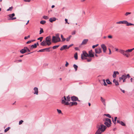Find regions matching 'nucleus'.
Returning a JSON list of instances; mask_svg holds the SVG:
<instances>
[{
    "mask_svg": "<svg viewBox=\"0 0 134 134\" xmlns=\"http://www.w3.org/2000/svg\"><path fill=\"white\" fill-rule=\"evenodd\" d=\"M73 44H71L70 45H69V46L67 48H68L69 49L70 47H71V46H72L73 45Z\"/></svg>",
    "mask_w": 134,
    "mask_h": 134,
    "instance_id": "nucleus-58",
    "label": "nucleus"
},
{
    "mask_svg": "<svg viewBox=\"0 0 134 134\" xmlns=\"http://www.w3.org/2000/svg\"><path fill=\"white\" fill-rule=\"evenodd\" d=\"M66 64H65V66L66 67H67V66H68L69 65V64L68 63V62H66Z\"/></svg>",
    "mask_w": 134,
    "mask_h": 134,
    "instance_id": "nucleus-54",
    "label": "nucleus"
},
{
    "mask_svg": "<svg viewBox=\"0 0 134 134\" xmlns=\"http://www.w3.org/2000/svg\"><path fill=\"white\" fill-rule=\"evenodd\" d=\"M65 24L68 23V24H69V23H68V19H65Z\"/></svg>",
    "mask_w": 134,
    "mask_h": 134,
    "instance_id": "nucleus-55",
    "label": "nucleus"
},
{
    "mask_svg": "<svg viewBox=\"0 0 134 134\" xmlns=\"http://www.w3.org/2000/svg\"><path fill=\"white\" fill-rule=\"evenodd\" d=\"M68 46L67 45H64L60 48V50L61 51H62L64 49H68V48H66Z\"/></svg>",
    "mask_w": 134,
    "mask_h": 134,
    "instance_id": "nucleus-20",
    "label": "nucleus"
},
{
    "mask_svg": "<svg viewBox=\"0 0 134 134\" xmlns=\"http://www.w3.org/2000/svg\"><path fill=\"white\" fill-rule=\"evenodd\" d=\"M13 8V7L12 6L11 7H9V9H8L7 10V11H9V10L11 11L12 10Z\"/></svg>",
    "mask_w": 134,
    "mask_h": 134,
    "instance_id": "nucleus-39",
    "label": "nucleus"
},
{
    "mask_svg": "<svg viewBox=\"0 0 134 134\" xmlns=\"http://www.w3.org/2000/svg\"><path fill=\"white\" fill-rule=\"evenodd\" d=\"M104 121V124H105L108 127H109L111 126V120L110 119L105 118L103 120Z\"/></svg>",
    "mask_w": 134,
    "mask_h": 134,
    "instance_id": "nucleus-2",
    "label": "nucleus"
},
{
    "mask_svg": "<svg viewBox=\"0 0 134 134\" xmlns=\"http://www.w3.org/2000/svg\"><path fill=\"white\" fill-rule=\"evenodd\" d=\"M62 104H64L65 105H70V103H69L68 102H66L65 101V100H62Z\"/></svg>",
    "mask_w": 134,
    "mask_h": 134,
    "instance_id": "nucleus-16",
    "label": "nucleus"
},
{
    "mask_svg": "<svg viewBox=\"0 0 134 134\" xmlns=\"http://www.w3.org/2000/svg\"><path fill=\"white\" fill-rule=\"evenodd\" d=\"M67 101L68 102H69L71 100V98L69 96H68L67 97H66Z\"/></svg>",
    "mask_w": 134,
    "mask_h": 134,
    "instance_id": "nucleus-30",
    "label": "nucleus"
},
{
    "mask_svg": "<svg viewBox=\"0 0 134 134\" xmlns=\"http://www.w3.org/2000/svg\"><path fill=\"white\" fill-rule=\"evenodd\" d=\"M93 51L92 50H90L89 51V56L90 57H93L94 56V54L92 53Z\"/></svg>",
    "mask_w": 134,
    "mask_h": 134,
    "instance_id": "nucleus-14",
    "label": "nucleus"
},
{
    "mask_svg": "<svg viewBox=\"0 0 134 134\" xmlns=\"http://www.w3.org/2000/svg\"><path fill=\"white\" fill-rule=\"evenodd\" d=\"M10 128V127H8L6 128L5 130H4V132H7L8 131L9 129Z\"/></svg>",
    "mask_w": 134,
    "mask_h": 134,
    "instance_id": "nucleus-40",
    "label": "nucleus"
},
{
    "mask_svg": "<svg viewBox=\"0 0 134 134\" xmlns=\"http://www.w3.org/2000/svg\"><path fill=\"white\" fill-rule=\"evenodd\" d=\"M71 99L72 101H75L77 100L78 101H80L78 100V98L75 96H73L71 97Z\"/></svg>",
    "mask_w": 134,
    "mask_h": 134,
    "instance_id": "nucleus-8",
    "label": "nucleus"
},
{
    "mask_svg": "<svg viewBox=\"0 0 134 134\" xmlns=\"http://www.w3.org/2000/svg\"><path fill=\"white\" fill-rule=\"evenodd\" d=\"M40 34H41L43 32H44L42 28H40Z\"/></svg>",
    "mask_w": 134,
    "mask_h": 134,
    "instance_id": "nucleus-33",
    "label": "nucleus"
},
{
    "mask_svg": "<svg viewBox=\"0 0 134 134\" xmlns=\"http://www.w3.org/2000/svg\"><path fill=\"white\" fill-rule=\"evenodd\" d=\"M58 39L60 38L59 37V34H58L56 35V36H55Z\"/></svg>",
    "mask_w": 134,
    "mask_h": 134,
    "instance_id": "nucleus-45",
    "label": "nucleus"
},
{
    "mask_svg": "<svg viewBox=\"0 0 134 134\" xmlns=\"http://www.w3.org/2000/svg\"><path fill=\"white\" fill-rule=\"evenodd\" d=\"M131 14V13L130 12H126L125 14V15L127 16L128 15L130 14Z\"/></svg>",
    "mask_w": 134,
    "mask_h": 134,
    "instance_id": "nucleus-51",
    "label": "nucleus"
},
{
    "mask_svg": "<svg viewBox=\"0 0 134 134\" xmlns=\"http://www.w3.org/2000/svg\"><path fill=\"white\" fill-rule=\"evenodd\" d=\"M58 112L59 114H60L61 113L62 111H61L60 110L58 109H57Z\"/></svg>",
    "mask_w": 134,
    "mask_h": 134,
    "instance_id": "nucleus-50",
    "label": "nucleus"
},
{
    "mask_svg": "<svg viewBox=\"0 0 134 134\" xmlns=\"http://www.w3.org/2000/svg\"><path fill=\"white\" fill-rule=\"evenodd\" d=\"M133 50V49H128L126 50V51L127 52V53H128V52H131Z\"/></svg>",
    "mask_w": 134,
    "mask_h": 134,
    "instance_id": "nucleus-32",
    "label": "nucleus"
},
{
    "mask_svg": "<svg viewBox=\"0 0 134 134\" xmlns=\"http://www.w3.org/2000/svg\"><path fill=\"white\" fill-rule=\"evenodd\" d=\"M126 25L127 26H129L130 25H134V24L130 23H129L128 22L127 23H126Z\"/></svg>",
    "mask_w": 134,
    "mask_h": 134,
    "instance_id": "nucleus-31",
    "label": "nucleus"
},
{
    "mask_svg": "<svg viewBox=\"0 0 134 134\" xmlns=\"http://www.w3.org/2000/svg\"><path fill=\"white\" fill-rule=\"evenodd\" d=\"M103 81L104 82V86H107V84H106V83L105 82V80L104 79H103Z\"/></svg>",
    "mask_w": 134,
    "mask_h": 134,
    "instance_id": "nucleus-47",
    "label": "nucleus"
},
{
    "mask_svg": "<svg viewBox=\"0 0 134 134\" xmlns=\"http://www.w3.org/2000/svg\"><path fill=\"white\" fill-rule=\"evenodd\" d=\"M41 45L43 46H46L47 45L46 41L45 40H43L41 43Z\"/></svg>",
    "mask_w": 134,
    "mask_h": 134,
    "instance_id": "nucleus-22",
    "label": "nucleus"
},
{
    "mask_svg": "<svg viewBox=\"0 0 134 134\" xmlns=\"http://www.w3.org/2000/svg\"><path fill=\"white\" fill-rule=\"evenodd\" d=\"M45 48L44 49H40V50H39V51H37V52H44L45 51Z\"/></svg>",
    "mask_w": 134,
    "mask_h": 134,
    "instance_id": "nucleus-42",
    "label": "nucleus"
},
{
    "mask_svg": "<svg viewBox=\"0 0 134 134\" xmlns=\"http://www.w3.org/2000/svg\"><path fill=\"white\" fill-rule=\"evenodd\" d=\"M101 46L103 49V52L105 53L106 52L107 49L106 46L104 44H102L101 45Z\"/></svg>",
    "mask_w": 134,
    "mask_h": 134,
    "instance_id": "nucleus-9",
    "label": "nucleus"
},
{
    "mask_svg": "<svg viewBox=\"0 0 134 134\" xmlns=\"http://www.w3.org/2000/svg\"><path fill=\"white\" fill-rule=\"evenodd\" d=\"M75 49L76 50H79V48L77 47H75Z\"/></svg>",
    "mask_w": 134,
    "mask_h": 134,
    "instance_id": "nucleus-63",
    "label": "nucleus"
},
{
    "mask_svg": "<svg viewBox=\"0 0 134 134\" xmlns=\"http://www.w3.org/2000/svg\"><path fill=\"white\" fill-rule=\"evenodd\" d=\"M120 90L123 93H125V91L124 90H122L121 88H120Z\"/></svg>",
    "mask_w": 134,
    "mask_h": 134,
    "instance_id": "nucleus-60",
    "label": "nucleus"
},
{
    "mask_svg": "<svg viewBox=\"0 0 134 134\" xmlns=\"http://www.w3.org/2000/svg\"><path fill=\"white\" fill-rule=\"evenodd\" d=\"M43 19H45L46 20L47 19L49 18L47 16H43Z\"/></svg>",
    "mask_w": 134,
    "mask_h": 134,
    "instance_id": "nucleus-37",
    "label": "nucleus"
},
{
    "mask_svg": "<svg viewBox=\"0 0 134 134\" xmlns=\"http://www.w3.org/2000/svg\"><path fill=\"white\" fill-rule=\"evenodd\" d=\"M37 46L36 43L32 45L31 46V47L32 48H35L37 47Z\"/></svg>",
    "mask_w": 134,
    "mask_h": 134,
    "instance_id": "nucleus-26",
    "label": "nucleus"
},
{
    "mask_svg": "<svg viewBox=\"0 0 134 134\" xmlns=\"http://www.w3.org/2000/svg\"><path fill=\"white\" fill-rule=\"evenodd\" d=\"M119 52L123 54L124 55L126 56L127 58L129 57L130 55L128 53H127L126 51H124L122 49L119 50Z\"/></svg>",
    "mask_w": 134,
    "mask_h": 134,
    "instance_id": "nucleus-3",
    "label": "nucleus"
},
{
    "mask_svg": "<svg viewBox=\"0 0 134 134\" xmlns=\"http://www.w3.org/2000/svg\"><path fill=\"white\" fill-rule=\"evenodd\" d=\"M51 36H47L46 38L45 41L46 42L47 45L49 46L51 44Z\"/></svg>",
    "mask_w": 134,
    "mask_h": 134,
    "instance_id": "nucleus-5",
    "label": "nucleus"
},
{
    "mask_svg": "<svg viewBox=\"0 0 134 134\" xmlns=\"http://www.w3.org/2000/svg\"><path fill=\"white\" fill-rule=\"evenodd\" d=\"M117 117H115L114 118V120L113 119V118H112V121H113V123H114V124H115L116 123V119H117Z\"/></svg>",
    "mask_w": 134,
    "mask_h": 134,
    "instance_id": "nucleus-24",
    "label": "nucleus"
},
{
    "mask_svg": "<svg viewBox=\"0 0 134 134\" xmlns=\"http://www.w3.org/2000/svg\"><path fill=\"white\" fill-rule=\"evenodd\" d=\"M45 48V50H46V51L47 52H50V51L49 50V49L50 48Z\"/></svg>",
    "mask_w": 134,
    "mask_h": 134,
    "instance_id": "nucleus-46",
    "label": "nucleus"
},
{
    "mask_svg": "<svg viewBox=\"0 0 134 134\" xmlns=\"http://www.w3.org/2000/svg\"><path fill=\"white\" fill-rule=\"evenodd\" d=\"M26 52V48H25V47L23 49H21L20 51V52L22 54L25 53Z\"/></svg>",
    "mask_w": 134,
    "mask_h": 134,
    "instance_id": "nucleus-23",
    "label": "nucleus"
},
{
    "mask_svg": "<svg viewBox=\"0 0 134 134\" xmlns=\"http://www.w3.org/2000/svg\"><path fill=\"white\" fill-rule=\"evenodd\" d=\"M76 32L75 31H74L73 32H72V35H75V34Z\"/></svg>",
    "mask_w": 134,
    "mask_h": 134,
    "instance_id": "nucleus-64",
    "label": "nucleus"
},
{
    "mask_svg": "<svg viewBox=\"0 0 134 134\" xmlns=\"http://www.w3.org/2000/svg\"><path fill=\"white\" fill-rule=\"evenodd\" d=\"M126 76L127 77H127L128 78H129L130 77V75L129 74H128L127 75H126Z\"/></svg>",
    "mask_w": 134,
    "mask_h": 134,
    "instance_id": "nucleus-62",
    "label": "nucleus"
},
{
    "mask_svg": "<svg viewBox=\"0 0 134 134\" xmlns=\"http://www.w3.org/2000/svg\"><path fill=\"white\" fill-rule=\"evenodd\" d=\"M46 23V21L44 20H42L40 22V23L42 24H44Z\"/></svg>",
    "mask_w": 134,
    "mask_h": 134,
    "instance_id": "nucleus-35",
    "label": "nucleus"
},
{
    "mask_svg": "<svg viewBox=\"0 0 134 134\" xmlns=\"http://www.w3.org/2000/svg\"><path fill=\"white\" fill-rule=\"evenodd\" d=\"M104 115H105V116H107L109 118H111V116L109 114H105Z\"/></svg>",
    "mask_w": 134,
    "mask_h": 134,
    "instance_id": "nucleus-41",
    "label": "nucleus"
},
{
    "mask_svg": "<svg viewBox=\"0 0 134 134\" xmlns=\"http://www.w3.org/2000/svg\"><path fill=\"white\" fill-rule=\"evenodd\" d=\"M106 81L107 83L108 84L110 85L112 83L110 81L109 79H107Z\"/></svg>",
    "mask_w": 134,
    "mask_h": 134,
    "instance_id": "nucleus-29",
    "label": "nucleus"
},
{
    "mask_svg": "<svg viewBox=\"0 0 134 134\" xmlns=\"http://www.w3.org/2000/svg\"><path fill=\"white\" fill-rule=\"evenodd\" d=\"M23 122V121L22 120H21L19 121V124L21 125L22 124V123Z\"/></svg>",
    "mask_w": 134,
    "mask_h": 134,
    "instance_id": "nucleus-53",
    "label": "nucleus"
},
{
    "mask_svg": "<svg viewBox=\"0 0 134 134\" xmlns=\"http://www.w3.org/2000/svg\"><path fill=\"white\" fill-rule=\"evenodd\" d=\"M73 67L75 69V71H76L77 69L78 66L76 64H74L73 65Z\"/></svg>",
    "mask_w": 134,
    "mask_h": 134,
    "instance_id": "nucleus-28",
    "label": "nucleus"
},
{
    "mask_svg": "<svg viewBox=\"0 0 134 134\" xmlns=\"http://www.w3.org/2000/svg\"><path fill=\"white\" fill-rule=\"evenodd\" d=\"M74 58L76 60H77L78 59V56H77V53H76L74 56Z\"/></svg>",
    "mask_w": 134,
    "mask_h": 134,
    "instance_id": "nucleus-27",
    "label": "nucleus"
},
{
    "mask_svg": "<svg viewBox=\"0 0 134 134\" xmlns=\"http://www.w3.org/2000/svg\"><path fill=\"white\" fill-rule=\"evenodd\" d=\"M61 37L63 41H64L66 39L64 38L63 36L62 35H61Z\"/></svg>",
    "mask_w": 134,
    "mask_h": 134,
    "instance_id": "nucleus-36",
    "label": "nucleus"
},
{
    "mask_svg": "<svg viewBox=\"0 0 134 134\" xmlns=\"http://www.w3.org/2000/svg\"><path fill=\"white\" fill-rule=\"evenodd\" d=\"M126 75L125 74L122 75L121 77L119 78V81H120L122 79H127Z\"/></svg>",
    "mask_w": 134,
    "mask_h": 134,
    "instance_id": "nucleus-11",
    "label": "nucleus"
},
{
    "mask_svg": "<svg viewBox=\"0 0 134 134\" xmlns=\"http://www.w3.org/2000/svg\"><path fill=\"white\" fill-rule=\"evenodd\" d=\"M25 48H26V51H27L28 52H30V50L27 47H25Z\"/></svg>",
    "mask_w": 134,
    "mask_h": 134,
    "instance_id": "nucleus-44",
    "label": "nucleus"
},
{
    "mask_svg": "<svg viewBox=\"0 0 134 134\" xmlns=\"http://www.w3.org/2000/svg\"><path fill=\"white\" fill-rule=\"evenodd\" d=\"M127 23V21L124 20L123 21H120L116 22V24H126Z\"/></svg>",
    "mask_w": 134,
    "mask_h": 134,
    "instance_id": "nucleus-13",
    "label": "nucleus"
},
{
    "mask_svg": "<svg viewBox=\"0 0 134 134\" xmlns=\"http://www.w3.org/2000/svg\"><path fill=\"white\" fill-rule=\"evenodd\" d=\"M113 77L114 78H115L116 77V72L115 71H114V72L113 74Z\"/></svg>",
    "mask_w": 134,
    "mask_h": 134,
    "instance_id": "nucleus-34",
    "label": "nucleus"
},
{
    "mask_svg": "<svg viewBox=\"0 0 134 134\" xmlns=\"http://www.w3.org/2000/svg\"><path fill=\"white\" fill-rule=\"evenodd\" d=\"M100 100L105 106L106 105L105 100L102 97H100Z\"/></svg>",
    "mask_w": 134,
    "mask_h": 134,
    "instance_id": "nucleus-17",
    "label": "nucleus"
},
{
    "mask_svg": "<svg viewBox=\"0 0 134 134\" xmlns=\"http://www.w3.org/2000/svg\"><path fill=\"white\" fill-rule=\"evenodd\" d=\"M34 94H36L38 95V89L37 87H35L34 88Z\"/></svg>",
    "mask_w": 134,
    "mask_h": 134,
    "instance_id": "nucleus-12",
    "label": "nucleus"
},
{
    "mask_svg": "<svg viewBox=\"0 0 134 134\" xmlns=\"http://www.w3.org/2000/svg\"><path fill=\"white\" fill-rule=\"evenodd\" d=\"M59 46V45L55 46H53V47L52 48L53 49H55L58 48Z\"/></svg>",
    "mask_w": 134,
    "mask_h": 134,
    "instance_id": "nucleus-38",
    "label": "nucleus"
},
{
    "mask_svg": "<svg viewBox=\"0 0 134 134\" xmlns=\"http://www.w3.org/2000/svg\"><path fill=\"white\" fill-rule=\"evenodd\" d=\"M64 98V99H63V98H62V100H65V101H67V98H66L65 97V96H64V97H63Z\"/></svg>",
    "mask_w": 134,
    "mask_h": 134,
    "instance_id": "nucleus-48",
    "label": "nucleus"
},
{
    "mask_svg": "<svg viewBox=\"0 0 134 134\" xmlns=\"http://www.w3.org/2000/svg\"><path fill=\"white\" fill-rule=\"evenodd\" d=\"M30 36L28 35L27 36H25L24 37V39L26 40L30 37Z\"/></svg>",
    "mask_w": 134,
    "mask_h": 134,
    "instance_id": "nucleus-52",
    "label": "nucleus"
},
{
    "mask_svg": "<svg viewBox=\"0 0 134 134\" xmlns=\"http://www.w3.org/2000/svg\"><path fill=\"white\" fill-rule=\"evenodd\" d=\"M88 41V40L87 39H85L83 41L81 44V45L86 44L87 43V42Z\"/></svg>",
    "mask_w": 134,
    "mask_h": 134,
    "instance_id": "nucleus-19",
    "label": "nucleus"
},
{
    "mask_svg": "<svg viewBox=\"0 0 134 134\" xmlns=\"http://www.w3.org/2000/svg\"><path fill=\"white\" fill-rule=\"evenodd\" d=\"M24 1L25 2H30L31 0H24Z\"/></svg>",
    "mask_w": 134,
    "mask_h": 134,
    "instance_id": "nucleus-57",
    "label": "nucleus"
},
{
    "mask_svg": "<svg viewBox=\"0 0 134 134\" xmlns=\"http://www.w3.org/2000/svg\"><path fill=\"white\" fill-rule=\"evenodd\" d=\"M56 19H57L55 17H52L50 18L49 20V21L51 23H52L53 22L56 21Z\"/></svg>",
    "mask_w": 134,
    "mask_h": 134,
    "instance_id": "nucleus-18",
    "label": "nucleus"
},
{
    "mask_svg": "<svg viewBox=\"0 0 134 134\" xmlns=\"http://www.w3.org/2000/svg\"><path fill=\"white\" fill-rule=\"evenodd\" d=\"M95 51L96 54H100L102 52V50L100 48H98L95 49Z\"/></svg>",
    "mask_w": 134,
    "mask_h": 134,
    "instance_id": "nucleus-10",
    "label": "nucleus"
},
{
    "mask_svg": "<svg viewBox=\"0 0 134 134\" xmlns=\"http://www.w3.org/2000/svg\"><path fill=\"white\" fill-rule=\"evenodd\" d=\"M113 82L115 83L116 85L118 86L119 85V83L118 82L116 81L114 79L113 80Z\"/></svg>",
    "mask_w": 134,
    "mask_h": 134,
    "instance_id": "nucleus-25",
    "label": "nucleus"
},
{
    "mask_svg": "<svg viewBox=\"0 0 134 134\" xmlns=\"http://www.w3.org/2000/svg\"><path fill=\"white\" fill-rule=\"evenodd\" d=\"M117 123L123 126H125L126 125L125 124L123 121H120L118 119L117 120Z\"/></svg>",
    "mask_w": 134,
    "mask_h": 134,
    "instance_id": "nucleus-15",
    "label": "nucleus"
},
{
    "mask_svg": "<svg viewBox=\"0 0 134 134\" xmlns=\"http://www.w3.org/2000/svg\"><path fill=\"white\" fill-rule=\"evenodd\" d=\"M15 15L14 13H13L12 14H9L8 15V16L10 18L9 19V20H14L16 19V17H13Z\"/></svg>",
    "mask_w": 134,
    "mask_h": 134,
    "instance_id": "nucleus-7",
    "label": "nucleus"
},
{
    "mask_svg": "<svg viewBox=\"0 0 134 134\" xmlns=\"http://www.w3.org/2000/svg\"><path fill=\"white\" fill-rule=\"evenodd\" d=\"M108 37L110 38H112V37L111 35H109L108 36Z\"/></svg>",
    "mask_w": 134,
    "mask_h": 134,
    "instance_id": "nucleus-61",
    "label": "nucleus"
},
{
    "mask_svg": "<svg viewBox=\"0 0 134 134\" xmlns=\"http://www.w3.org/2000/svg\"><path fill=\"white\" fill-rule=\"evenodd\" d=\"M70 106H72L73 105H77V103L76 102H70Z\"/></svg>",
    "mask_w": 134,
    "mask_h": 134,
    "instance_id": "nucleus-21",
    "label": "nucleus"
},
{
    "mask_svg": "<svg viewBox=\"0 0 134 134\" xmlns=\"http://www.w3.org/2000/svg\"><path fill=\"white\" fill-rule=\"evenodd\" d=\"M89 57L88 54L85 51H83L82 54H81V58L82 60H84L86 59L85 58L87 57Z\"/></svg>",
    "mask_w": 134,
    "mask_h": 134,
    "instance_id": "nucleus-4",
    "label": "nucleus"
},
{
    "mask_svg": "<svg viewBox=\"0 0 134 134\" xmlns=\"http://www.w3.org/2000/svg\"><path fill=\"white\" fill-rule=\"evenodd\" d=\"M43 38V37H40L38 38L37 40H40V42H41L42 41Z\"/></svg>",
    "mask_w": 134,
    "mask_h": 134,
    "instance_id": "nucleus-43",
    "label": "nucleus"
},
{
    "mask_svg": "<svg viewBox=\"0 0 134 134\" xmlns=\"http://www.w3.org/2000/svg\"><path fill=\"white\" fill-rule=\"evenodd\" d=\"M98 129L95 134H101L104 132L107 128V127L103 124H101L98 127Z\"/></svg>",
    "mask_w": 134,
    "mask_h": 134,
    "instance_id": "nucleus-1",
    "label": "nucleus"
},
{
    "mask_svg": "<svg viewBox=\"0 0 134 134\" xmlns=\"http://www.w3.org/2000/svg\"><path fill=\"white\" fill-rule=\"evenodd\" d=\"M92 60V59L91 58H90L87 59V61L88 62H90Z\"/></svg>",
    "mask_w": 134,
    "mask_h": 134,
    "instance_id": "nucleus-56",
    "label": "nucleus"
},
{
    "mask_svg": "<svg viewBox=\"0 0 134 134\" xmlns=\"http://www.w3.org/2000/svg\"><path fill=\"white\" fill-rule=\"evenodd\" d=\"M98 44H96V45H94L92 47L93 48H94L95 47H97V46H98Z\"/></svg>",
    "mask_w": 134,
    "mask_h": 134,
    "instance_id": "nucleus-49",
    "label": "nucleus"
},
{
    "mask_svg": "<svg viewBox=\"0 0 134 134\" xmlns=\"http://www.w3.org/2000/svg\"><path fill=\"white\" fill-rule=\"evenodd\" d=\"M52 41L53 43H57L60 41V39H58L55 36H53L52 39Z\"/></svg>",
    "mask_w": 134,
    "mask_h": 134,
    "instance_id": "nucleus-6",
    "label": "nucleus"
},
{
    "mask_svg": "<svg viewBox=\"0 0 134 134\" xmlns=\"http://www.w3.org/2000/svg\"><path fill=\"white\" fill-rule=\"evenodd\" d=\"M31 40H29V41H27L26 42V43L27 44H29V43H31Z\"/></svg>",
    "mask_w": 134,
    "mask_h": 134,
    "instance_id": "nucleus-59",
    "label": "nucleus"
}]
</instances>
